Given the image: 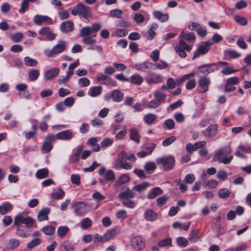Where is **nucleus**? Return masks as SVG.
<instances>
[{"label":"nucleus","instance_id":"f257e3e1","mask_svg":"<svg viewBox=\"0 0 251 251\" xmlns=\"http://www.w3.org/2000/svg\"><path fill=\"white\" fill-rule=\"evenodd\" d=\"M200 125L201 127L207 128L202 130V134L206 138H211L216 136L218 130V126L216 122L212 119H204L202 120Z\"/></svg>","mask_w":251,"mask_h":251},{"label":"nucleus","instance_id":"f03ea898","mask_svg":"<svg viewBox=\"0 0 251 251\" xmlns=\"http://www.w3.org/2000/svg\"><path fill=\"white\" fill-rule=\"evenodd\" d=\"M231 151L230 146H226L215 153L213 160L224 164H229L233 159V156L229 155Z\"/></svg>","mask_w":251,"mask_h":251},{"label":"nucleus","instance_id":"7ed1b4c3","mask_svg":"<svg viewBox=\"0 0 251 251\" xmlns=\"http://www.w3.org/2000/svg\"><path fill=\"white\" fill-rule=\"evenodd\" d=\"M126 161V152L125 151H122L115 160L114 163V167L118 170H131L132 168V165Z\"/></svg>","mask_w":251,"mask_h":251},{"label":"nucleus","instance_id":"20e7f679","mask_svg":"<svg viewBox=\"0 0 251 251\" xmlns=\"http://www.w3.org/2000/svg\"><path fill=\"white\" fill-rule=\"evenodd\" d=\"M101 26L100 23H93L91 26H84L81 28L80 30V35L82 37L86 36L92 35L93 37L97 35V32L101 28Z\"/></svg>","mask_w":251,"mask_h":251},{"label":"nucleus","instance_id":"39448f33","mask_svg":"<svg viewBox=\"0 0 251 251\" xmlns=\"http://www.w3.org/2000/svg\"><path fill=\"white\" fill-rule=\"evenodd\" d=\"M66 44L67 43L65 41L59 40L51 50H45L44 53L48 57H53L54 55L62 52L65 50Z\"/></svg>","mask_w":251,"mask_h":251},{"label":"nucleus","instance_id":"423d86ee","mask_svg":"<svg viewBox=\"0 0 251 251\" xmlns=\"http://www.w3.org/2000/svg\"><path fill=\"white\" fill-rule=\"evenodd\" d=\"M34 223V219L29 216L25 217L22 213H19L14 217V225L15 226L24 224L27 227L29 228L33 226Z\"/></svg>","mask_w":251,"mask_h":251},{"label":"nucleus","instance_id":"0eeeda50","mask_svg":"<svg viewBox=\"0 0 251 251\" xmlns=\"http://www.w3.org/2000/svg\"><path fill=\"white\" fill-rule=\"evenodd\" d=\"M156 162L158 164H161L165 171H170L173 169L175 165V159L172 156L162 157L156 159Z\"/></svg>","mask_w":251,"mask_h":251},{"label":"nucleus","instance_id":"6e6552de","mask_svg":"<svg viewBox=\"0 0 251 251\" xmlns=\"http://www.w3.org/2000/svg\"><path fill=\"white\" fill-rule=\"evenodd\" d=\"M74 212L78 216H81L86 213L90 209V206L83 201H76L73 204Z\"/></svg>","mask_w":251,"mask_h":251},{"label":"nucleus","instance_id":"1a4fd4ad","mask_svg":"<svg viewBox=\"0 0 251 251\" xmlns=\"http://www.w3.org/2000/svg\"><path fill=\"white\" fill-rule=\"evenodd\" d=\"M192 46H189L182 39H179V44L175 47V50L177 54L182 58L186 56L185 51H190L191 50Z\"/></svg>","mask_w":251,"mask_h":251},{"label":"nucleus","instance_id":"9d476101","mask_svg":"<svg viewBox=\"0 0 251 251\" xmlns=\"http://www.w3.org/2000/svg\"><path fill=\"white\" fill-rule=\"evenodd\" d=\"M74 136V132L72 130L68 129L62 131L57 133L56 135H51V139L53 140H56V139L62 140H70Z\"/></svg>","mask_w":251,"mask_h":251},{"label":"nucleus","instance_id":"9b49d317","mask_svg":"<svg viewBox=\"0 0 251 251\" xmlns=\"http://www.w3.org/2000/svg\"><path fill=\"white\" fill-rule=\"evenodd\" d=\"M33 21L38 25H41L43 24L48 25L53 24V20L50 17L46 15H36L34 16Z\"/></svg>","mask_w":251,"mask_h":251},{"label":"nucleus","instance_id":"f8f14e48","mask_svg":"<svg viewBox=\"0 0 251 251\" xmlns=\"http://www.w3.org/2000/svg\"><path fill=\"white\" fill-rule=\"evenodd\" d=\"M217 63H211L201 65L199 67V72L204 75H206L214 72L217 69Z\"/></svg>","mask_w":251,"mask_h":251},{"label":"nucleus","instance_id":"ddd939ff","mask_svg":"<svg viewBox=\"0 0 251 251\" xmlns=\"http://www.w3.org/2000/svg\"><path fill=\"white\" fill-rule=\"evenodd\" d=\"M131 245L136 250L140 251L146 246L145 241L140 236H135L131 239Z\"/></svg>","mask_w":251,"mask_h":251},{"label":"nucleus","instance_id":"4468645a","mask_svg":"<svg viewBox=\"0 0 251 251\" xmlns=\"http://www.w3.org/2000/svg\"><path fill=\"white\" fill-rule=\"evenodd\" d=\"M78 15L82 16L84 18H87L90 15V8L82 3L77 4Z\"/></svg>","mask_w":251,"mask_h":251},{"label":"nucleus","instance_id":"2eb2a0df","mask_svg":"<svg viewBox=\"0 0 251 251\" xmlns=\"http://www.w3.org/2000/svg\"><path fill=\"white\" fill-rule=\"evenodd\" d=\"M39 33L41 35L46 36L47 40L50 41L53 40L56 36V35L51 32L50 29L49 27H44L42 28L39 31Z\"/></svg>","mask_w":251,"mask_h":251},{"label":"nucleus","instance_id":"dca6fc26","mask_svg":"<svg viewBox=\"0 0 251 251\" xmlns=\"http://www.w3.org/2000/svg\"><path fill=\"white\" fill-rule=\"evenodd\" d=\"M51 135H47L45 138V141L42 145V150L46 152L50 151L52 149V143L54 142L55 140L51 139Z\"/></svg>","mask_w":251,"mask_h":251},{"label":"nucleus","instance_id":"f3484780","mask_svg":"<svg viewBox=\"0 0 251 251\" xmlns=\"http://www.w3.org/2000/svg\"><path fill=\"white\" fill-rule=\"evenodd\" d=\"M74 24L70 21H67L61 23L60 30L64 33L71 32L73 30Z\"/></svg>","mask_w":251,"mask_h":251},{"label":"nucleus","instance_id":"a211bd4d","mask_svg":"<svg viewBox=\"0 0 251 251\" xmlns=\"http://www.w3.org/2000/svg\"><path fill=\"white\" fill-rule=\"evenodd\" d=\"M20 241L15 238H10L5 242V246L8 249L14 250L20 245Z\"/></svg>","mask_w":251,"mask_h":251},{"label":"nucleus","instance_id":"6ab92c4d","mask_svg":"<svg viewBox=\"0 0 251 251\" xmlns=\"http://www.w3.org/2000/svg\"><path fill=\"white\" fill-rule=\"evenodd\" d=\"M120 232V228L118 227H116L113 228L112 229H111L110 230L107 231L104 234V238H105V241H107L111 239L112 238H113L115 236L119 234Z\"/></svg>","mask_w":251,"mask_h":251},{"label":"nucleus","instance_id":"aec40b11","mask_svg":"<svg viewBox=\"0 0 251 251\" xmlns=\"http://www.w3.org/2000/svg\"><path fill=\"white\" fill-rule=\"evenodd\" d=\"M59 73V68L54 67L45 72L44 77L45 78H52L56 77Z\"/></svg>","mask_w":251,"mask_h":251},{"label":"nucleus","instance_id":"412c9836","mask_svg":"<svg viewBox=\"0 0 251 251\" xmlns=\"http://www.w3.org/2000/svg\"><path fill=\"white\" fill-rule=\"evenodd\" d=\"M134 196V194L129 188H127L125 191L120 193L119 194V198L121 201L126 199H132L133 198Z\"/></svg>","mask_w":251,"mask_h":251},{"label":"nucleus","instance_id":"4be33fe9","mask_svg":"<svg viewBox=\"0 0 251 251\" xmlns=\"http://www.w3.org/2000/svg\"><path fill=\"white\" fill-rule=\"evenodd\" d=\"M163 192V190L160 187H156L151 190L147 197L149 199H153L156 196L161 195Z\"/></svg>","mask_w":251,"mask_h":251},{"label":"nucleus","instance_id":"5701e85b","mask_svg":"<svg viewBox=\"0 0 251 251\" xmlns=\"http://www.w3.org/2000/svg\"><path fill=\"white\" fill-rule=\"evenodd\" d=\"M238 80V79H227L226 84L224 86V92H229L235 90V88L233 85L237 83Z\"/></svg>","mask_w":251,"mask_h":251},{"label":"nucleus","instance_id":"b1692460","mask_svg":"<svg viewBox=\"0 0 251 251\" xmlns=\"http://www.w3.org/2000/svg\"><path fill=\"white\" fill-rule=\"evenodd\" d=\"M145 219L148 221H154L157 218V214L151 209L147 210L144 213Z\"/></svg>","mask_w":251,"mask_h":251},{"label":"nucleus","instance_id":"393cba45","mask_svg":"<svg viewBox=\"0 0 251 251\" xmlns=\"http://www.w3.org/2000/svg\"><path fill=\"white\" fill-rule=\"evenodd\" d=\"M201 236L199 235V230L198 229H194L192 230L188 236V240L192 243H196L200 238Z\"/></svg>","mask_w":251,"mask_h":251},{"label":"nucleus","instance_id":"a878e982","mask_svg":"<svg viewBox=\"0 0 251 251\" xmlns=\"http://www.w3.org/2000/svg\"><path fill=\"white\" fill-rule=\"evenodd\" d=\"M208 50L209 48L207 47L206 45H203L201 44V45L199 47L197 50L194 52L193 59L198 57L200 55H203L206 53Z\"/></svg>","mask_w":251,"mask_h":251},{"label":"nucleus","instance_id":"bb28decb","mask_svg":"<svg viewBox=\"0 0 251 251\" xmlns=\"http://www.w3.org/2000/svg\"><path fill=\"white\" fill-rule=\"evenodd\" d=\"M50 212V209L48 207L43 208L39 211L38 215V220L43 221L48 219V214Z\"/></svg>","mask_w":251,"mask_h":251},{"label":"nucleus","instance_id":"cd10ccee","mask_svg":"<svg viewBox=\"0 0 251 251\" xmlns=\"http://www.w3.org/2000/svg\"><path fill=\"white\" fill-rule=\"evenodd\" d=\"M65 195L64 191L60 188L53 189L51 194V197L55 200H59L63 198Z\"/></svg>","mask_w":251,"mask_h":251},{"label":"nucleus","instance_id":"c85d7f7f","mask_svg":"<svg viewBox=\"0 0 251 251\" xmlns=\"http://www.w3.org/2000/svg\"><path fill=\"white\" fill-rule=\"evenodd\" d=\"M154 17L161 21V22H165L169 20V15L167 14H163L159 11H154L153 12Z\"/></svg>","mask_w":251,"mask_h":251},{"label":"nucleus","instance_id":"c756f323","mask_svg":"<svg viewBox=\"0 0 251 251\" xmlns=\"http://www.w3.org/2000/svg\"><path fill=\"white\" fill-rule=\"evenodd\" d=\"M209 84V79H199V90L201 92H205L208 90V85Z\"/></svg>","mask_w":251,"mask_h":251},{"label":"nucleus","instance_id":"7c9ffc66","mask_svg":"<svg viewBox=\"0 0 251 251\" xmlns=\"http://www.w3.org/2000/svg\"><path fill=\"white\" fill-rule=\"evenodd\" d=\"M98 139L97 137H92L89 139L87 141V144L89 146L92 147L95 146L96 148H92V150L94 151H99L100 150V145L97 143Z\"/></svg>","mask_w":251,"mask_h":251},{"label":"nucleus","instance_id":"2f4dec72","mask_svg":"<svg viewBox=\"0 0 251 251\" xmlns=\"http://www.w3.org/2000/svg\"><path fill=\"white\" fill-rule=\"evenodd\" d=\"M120 126H118L116 127L113 130V133L116 134L115 137L117 139L120 140L123 139L126 134V126H124V128L122 130L120 131L119 132L117 133V131L118 129H120L121 128Z\"/></svg>","mask_w":251,"mask_h":251},{"label":"nucleus","instance_id":"473e14b6","mask_svg":"<svg viewBox=\"0 0 251 251\" xmlns=\"http://www.w3.org/2000/svg\"><path fill=\"white\" fill-rule=\"evenodd\" d=\"M13 208V205L9 202H5L0 205V214L5 215Z\"/></svg>","mask_w":251,"mask_h":251},{"label":"nucleus","instance_id":"72a5a7b5","mask_svg":"<svg viewBox=\"0 0 251 251\" xmlns=\"http://www.w3.org/2000/svg\"><path fill=\"white\" fill-rule=\"evenodd\" d=\"M66 251H73L75 249L74 244L69 240H65L60 245Z\"/></svg>","mask_w":251,"mask_h":251},{"label":"nucleus","instance_id":"f704fd0d","mask_svg":"<svg viewBox=\"0 0 251 251\" xmlns=\"http://www.w3.org/2000/svg\"><path fill=\"white\" fill-rule=\"evenodd\" d=\"M49 174L48 169L45 168L38 170L35 174V176L38 179H43L47 177Z\"/></svg>","mask_w":251,"mask_h":251},{"label":"nucleus","instance_id":"c9c22d12","mask_svg":"<svg viewBox=\"0 0 251 251\" xmlns=\"http://www.w3.org/2000/svg\"><path fill=\"white\" fill-rule=\"evenodd\" d=\"M151 65V63L149 62H145L142 63L136 64L135 68L139 71L147 72Z\"/></svg>","mask_w":251,"mask_h":251},{"label":"nucleus","instance_id":"e433bc0d","mask_svg":"<svg viewBox=\"0 0 251 251\" xmlns=\"http://www.w3.org/2000/svg\"><path fill=\"white\" fill-rule=\"evenodd\" d=\"M150 186V184L149 182H144L135 185L132 190L138 192H141L145 190Z\"/></svg>","mask_w":251,"mask_h":251},{"label":"nucleus","instance_id":"4c0bfd02","mask_svg":"<svg viewBox=\"0 0 251 251\" xmlns=\"http://www.w3.org/2000/svg\"><path fill=\"white\" fill-rule=\"evenodd\" d=\"M124 97V95L118 90H115L112 92V98L115 101H121Z\"/></svg>","mask_w":251,"mask_h":251},{"label":"nucleus","instance_id":"58836bf2","mask_svg":"<svg viewBox=\"0 0 251 251\" xmlns=\"http://www.w3.org/2000/svg\"><path fill=\"white\" fill-rule=\"evenodd\" d=\"M156 119L155 115L151 113H149L145 115L144 117L145 122L148 125L152 124Z\"/></svg>","mask_w":251,"mask_h":251},{"label":"nucleus","instance_id":"ea45409f","mask_svg":"<svg viewBox=\"0 0 251 251\" xmlns=\"http://www.w3.org/2000/svg\"><path fill=\"white\" fill-rule=\"evenodd\" d=\"M129 133L130 139L136 143H139V135L137 130L135 128H131L129 130Z\"/></svg>","mask_w":251,"mask_h":251},{"label":"nucleus","instance_id":"a19ab883","mask_svg":"<svg viewBox=\"0 0 251 251\" xmlns=\"http://www.w3.org/2000/svg\"><path fill=\"white\" fill-rule=\"evenodd\" d=\"M129 180L128 176L126 174L121 175L115 182L116 185H121L127 182Z\"/></svg>","mask_w":251,"mask_h":251},{"label":"nucleus","instance_id":"79ce46f5","mask_svg":"<svg viewBox=\"0 0 251 251\" xmlns=\"http://www.w3.org/2000/svg\"><path fill=\"white\" fill-rule=\"evenodd\" d=\"M79 65V62L77 61L76 62H74L70 64L68 71L67 72L66 74V78H69L71 77L72 75L74 74V70L75 68H76Z\"/></svg>","mask_w":251,"mask_h":251},{"label":"nucleus","instance_id":"37998d69","mask_svg":"<svg viewBox=\"0 0 251 251\" xmlns=\"http://www.w3.org/2000/svg\"><path fill=\"white\" fill-rule=\"evenodd\" d=\"M156 165L153 162H148L144 166L146 171L149 174H152L156 169Z\"/></svg>","mask_w":251,"mask_h":251},{"label":"nucleus","instance_id":"c03bdc74","mask_svg":"<svg viewBox=\"0 0 251 251\" xmlns=\"http://www.w3.org/2000/svg\"><path fill=\"white\" fill-rule=\"evenodd\" d=\"M25 64L26 66L34 67L37 65L38 61L37 60L32 58L29 56L24 58Z\"/></svg>","mask_w":251,"mask_h":251},{"label":"nucleus","instance_id":"a18cd8bd","mask_svg":"<svg viewBox=\"0 0 251 251\" xmlns=\"http://www.w3.org/2000/svg\"><path fill=\"white\" fill-rule=\"evenodd\" d=\"M154 97L155 100L159 102L160 104L162 103H164L166 98V96L165 94L160 92H154Z\"/></svg>","mask_w":251,"mask_h":251},{"label":"nucleus","instance_id":"49530a36","mask_svg":"<svg viewBox=\"0 0 251 251\" xmlns=\"http://www.w3.org/2000/svg\"><path fill=\"white\" fill-rule=\"evenodd\" d=\"M102 87L97 86L91 88L89 90L90 95L92 97H96L99 95L101 92Z\"/></svg>","mask_w":251,"mask_h":251},{"label":"nucleus","instance_id":"de8ad7c7","mask_svg":"<svg viewBox=\"0 0 251 251\" xmlns=\"http://www.w3.org/2000/svg\"><path fill=\"white\" fill-rule=\"evenodd\" d=\"M172 244V239L171 238H166L160 240L158 243V246L159 247H165L170 246Z\"/></svg>","mask_w":251,"mask_h":251},{"label":"nucleus","instance_id":"09e8293b","mask_svg":"<svg viewBox=\"0 0 251 251\" xmlns=\"http://www.w3.org/2000/svg\"><path fill=\"white\" fill-rule=\"evenodd\" d=\"M69 231V228L66 226H59L57 229V233L59 236L62 237L66 235Z\"/></svg>","mask_w":251,"mask_h":251},{"label":"nucleus","instance_id":"8fccbe9b","mask_svg":"<svg viewBox=\"0 0 251 251\" xmlns=\"http://www.w3.org/2000/svg\"><path fill=\"white\" fill-rule=\"evenodd\" d=\"M104 177L108 181H113L115 179V175L113 171L108 170L104 174Z\"/></svg>","mask_w":251,"mask_h":251},{"label":"nucleus","instance_id":"3c124183","mask_svg":"<svg viewBox=\"0 0 251 251\" xmlns=\"http://www.w3.org/2000/svg\"><path fill=\"white\" fill-rule=\"evenodd\" d=\"M42 231L46 235H51L54 232L55 228L51 225L45 226L42 228Z\"/></svg>","mask_w":251,"mask_h":251},{"label":"nucleus","instance_id":"603ef678","mask_svg":"<svg viewBox=\"0 0 251 251\" xmlns=\"http://www.w3.org/2000/svg\"><path fill=\"white\" fill-rule=\"evenodd\" d=\"M169 197L166 195H163L156 199L157 204L158 206H162L166 204L169 200Z\"/></svg>","mask_w":251,"mask_h":251},{"label":"nucleus","instance_id":"864d4df0","mask_svg":"<svg viewBox=\"0 0 251 251\" xmlns=\"http://www.w3.org/2000/svg\"><path fill=\"white\" fill-rule=\"evenodd\" d=\"M82 40V42L86 45H91L95 44L97 42L96 40L93 38V36H86Z\"/></svg>","mask_w":251,"mask_h":251},{"label":"nucleus","instance_id":"5fc2aeb1","mask_svg":"<svg viewBox=\"0 0 251 251\" xmlns=\"http://www.w3.org/2000/svg\"><path fill=\"white\" fill-rule=\"evenodd\" d=\"M41 243V240L39 238H35L30 241L27 244V248L29 249H32L35 247L39 245Z\"/></svg>","mask_w":251,"mask_h":251},{"label":"nucleus","instance_id":"6e6d98bb","mask_svg":"<svg viewBox=\"0 0 251 251\" xmlns=\"http://www.w3.org/2000/svg\"><path fill=\"white\" fill-rule=\"evenodd\" d=\"M182 39V41L187 40L188 41H194L195 39V36L193 33H190L189 34H183L180 36L179 39Z\"/></svg>","mask_w":251,"mask_h":251},{"label":"nucleus","instance_id":"4d7b16f0","mask_svg":"<svg viewBox=\"0 0 251 251\" xmlns=\"http://www.w3.org/2000/svg\"><path fill=\"white\" fill-rule=\"evenodd\" d=\"M92 222L89 218L84 219L81 224V226L83 229H86L91 226Z\"/></svg>","mask_w":251,"mask_h":251},{"label":"nucleus","instance_id":"13d9d810","mask_svg":"<svg viewBox=\"0 0 251 251\" xmlns=\"http://www.w3.org/2000/svg\"><path fill=\"white\" fill-rule=\"evenodd\" d=\"M123 11L119 9H115L110 11L109 14L111 17L120 18L123 14Z\"/></svg>","mask_w":251,"mask_h":251},{"label":"nucleus","instance_id":"bf43d9fd","mask_svg":"<svg viewBox=\"0 0 251 251\" xmlns=\"http://www.w3.org/2000/svg\"><path fill=\"white\" fill-rule=\"evenodd\" d=\"M229 191L226 188H223L219 190L218 195L220 198L222 199L227 198L229 195Z\"/></svg>","mask_w":251,"mask_h":251},{"label":"nucleus","instance_id":"052dcab7","mask_svg":"<svg viewBox=\"0 0 251 251\" xmlns=\"http://www.w3.org/2000/svg\"><path fill=\"white\" fill-rule=\"evenodd\" d=\"M235 21L242 25H246L247 24V20L244 17L236 15L234 17Z\"/></svg>","mask_w":251,"mask_h":251},{"label":"nucleus","instance_id":"680f3d73","mask_svg":"<svg viewBox=\"0 0 251 251\" xmlns=\"http://www.w3.org/2000/svg\"><path fill=\"white\" fill-rule=\"evenodd\" d=\"M176 242L178 245L179 246L185 247L188 245V240L183 237H177L176 239Z\"/></svg>","mask_w":251,"mask_h":251},{"label":"nucleus","instance_id":"e2e57ef3","mask_svg":"<svg viewBox=\"0 0 251 251\" xmlns=\"http://www.w3.org/2000/svg\"><path fill=\"white\" fill-rule=\"evenodd\" d=\"M113 142V139L106 138L104 139L100 143V146L102 148H105L106 147L111 146Z\"/></svg>","mask_w":251,"mask_h":251},{"label":"nucleus","instance_id":"0e129e2a","mask_svg":"<svg viewBox=\"0 0 251 251\" xmlns=\"http://www.w3.org/2000/svg\"><path fill=\"white\" fill-rule=\"evenodd\" d=\"M121 201L123 205L130 208H133L135 206V202L133 201L130 200L129 199H126L125 200H121Z\"/></svg>","mask_w":251,"mask_h":251},{"label":"nucleus","instance_id":"69168bd1","mask_svg":"<svg viewBox=\"0 0 251 251\" xmlns=\"http://www.w3.org/2000/svg\"><path fill=\"white\" fill-rule=\"evenodd\" d=\"M164 125L168 129H172L175 126V123L173 120L169 119L165 121Z\"/></svg>","mask_w":251,"mask_h":251},{"label":"nucleus","instance_id":"338daca9","mask_svg":"<svg viewBox=\"0 0 251 251\" xmlns=\"http://www.w3.org/2000/svg\"><path fill=\"white\" fill-rule=\"evenodd\" d=\"M195 180L194 175L192 174H189L185 176L184 182L186 183L192 184L195 181Z\"/></svg>","mask_w":251,"mask_h":251},{"label":"nucleus","instance_id":"774afa93","mask_svg":"<svg viewBox=\"0 0 251 251\" xmlns=\"http://www.w3.org/2000/svg\"><path fill=\"white\" fill-rule=\"evenodd\" d=\"M176 140V137L174 136L168 137L163 141L162 145L167 147L172 144Z\"/></svg>","mask_w":251,"mask_h":251}]
</instances>
